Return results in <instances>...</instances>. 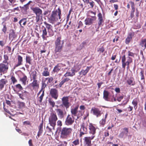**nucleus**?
Segmentation results:
<instances>
[{"label":"nucleus","instance_id":"obj_43","mask_svg":"<svg viewBox=\"0 0 146 146\" xmlns=\"http://www.w3.org/2000/svg\"><path fill=\"white\" fill-rule=\"evenodd\" d=\"M129 3L130 4L132 9L131 13H134L135 11V6L134 3L132 1H130Z\"/></svg>","mask_w":146,"mask_h":146},{"label":"nucleus","instance_id":"obj_28","mask_svg":"<svg viewBox=\"0 0 146 146\" xmlns=\"http://www.w3.org/2000/svg\"><path fill=\"white\" fill-rule=\"evenodd\" d=\"M38 75L36 70H34L31 72L30 76L31 78H32L33 80H37L38 78L37 76Z\"/></svg>","mask_w":146,"mask_h":146},{"label":"nucleus","instance_id":"obj_1","mask_svg":"<svg viewBox=\"0 0 146 146\" xmlns=\"http://www.w3.org/2000/svg\"><path fill=\"white\" fill-rule=\"evenodd\" d=\"M61 11L60 8L58 9L52 11L51 13L48 17V21L51 23H53L59 21V23L61 21Z\"/></svg>","mask_w":146,"mask_h":146},{"label":"nucleus","instance_id":"obj_33","mask_svg":"<svg viewBox=\"0 0 146 146\" xmlns=\"http://www.w3.org/2000/svg\"><path fill=\"white\" fill-rule=\"evenodd\" d=\"M44 70H43L42 73V75L43 76H47L50 75V72L48 71V69L47 67H45L44 68Z\"/></svg>","mask_w":146,"mask_h":146},{"label":"nucleus","instance_id":"obj_31","mask_svg":"<svg viewBox=\"0 0 146 146\" xmlns=\"http://www.w3.org/2000/svg\"><path fill=\"white\" fill-rule=\"evenodd\" d=\"M17 60V63L15 65V66L16 67H18L23 64V59L22 57L21 56L19 55L18 56Z\"/></svg>","mask_w":146,"mask_h":146},{"label":"nucleus","instance_id":"obj_13","mask_svg":"<svg viewBox=\"0 0 146 146\" xmlns=\"http://www.w3.org/2000/svg\"><path fill=\"white\" fill-rule=\"evenodd\" d=\"M55 111L59 118L60 119L64 118L66 113L65 110H63L60 108L56 109H55Z\"/></svg>","mask_w":146,"mask_h":146},{"label":"nucleus","instance_id":"obj_53","mask_svg":"<svg viewBox=\"0 0 146 146\" xmlns=\"http://www.w3.org/2000/svg\"><path fill=\"white\" fill-rule=\"evenodd\" d=\"M131 39L132 38H131V37L130 38L129 37L127 36L125 40V42L126 44H128Z\"/></svg>","mask_w":146,"mask_h":146},{"label":"nucleus","instance_id":"obj_4","mask_svg":"<svg viewBox=\"0 0 146 146\" xmlns=\"http://www.w3.org/2000/svg\"><path fill=\"white\" fill-rule=\"evenodd\" d=\"M58 119V117L56 113L52 112L50 113L48 118L49 123L54 129L56 125V122Z\"/></svg>","mask_w":146,"mask_h":146},{"label":"nucleus","instance_id":"obj_64","mask_svg":"<svg viewBox=\"0 0 146 146\" xmlns=\"http://www.w3.org/2000/svg\"><path fill=\"white\" fill-rule=\"evenodd\" d=\"M32 140L31 139H30L29 140L28 142V143L29 146H33V144L32 143Z\"/></svg>","mask_w":146,"mask_h":146},{"label":"nucleus","instance_id":"obj_25","mask_svg":"<svg viewBox=\"0 0 146 146\" xmlns=\"http://www.w3.org/2000/svg\"><path fill=\"white\" fill-rule=\"evenodd\" d=\"M8 82L7 80L5 79H1L0 80V90H2L5 85Z\"/></svg>","mask_w":146,"mask_h":146},{"label":"nucleus","instance_id":"obj_16","mask_svg":"<svg viewBox=\"0 0 146 146\" xmlns=\"http://www.w3.org/2000/svg\"><path fill=\"white\" fill-rule=\"evenodd\" d=\"M96 19V17L92 16L91 18H86L85 20V23L86 25H90L92 24Z\"/></svg>","mask_w":146,"mask_h":146},{"label":"nucleus","instance_id":"obj_63","mask_svg":"<svg viewBox=\"0 0 146 146\" xmlns=\"http://www.w3.org/2000/svg\"><path fill=\"white\" fill-rule=\"evenodd\" d=\"M134 35V33H133L131 32L129 34V35L128 36V37L132 38V36Z\"/></svg>","mask_w":146,"mask_h":146},{"label":"nucleus","instance_id":"obj_35","mask_svg":"<svg viewBox=\"0 0 146 146\" xmlns=\"http://www.w3.org/2000/svg\"><path fill=\"white\" fill-rule=\"evenodd\" d=\"M3 59V60L2 63L10 64L9 62V58L7 55L5 54L4 55Z\"/></svg>","mask_w":146,"mask_h":146},{"label":"nucleus","instance_id":"obj_20","mask_svg":"<svg viewBox=\"0 0 146 146\" xmlns=\"http://www.w3.org/2000/svg\"><path fill=\"white\" fill-rule=\"evenodd\" d=\"M71 72H67L63 76L65 77H67L68 76L72 77L75 75V70L72 68L71 70Z\"/></svg>","mask_w":146,"mask_h":146},{"label":"nucleus","instance_id":"obj_56","mask_svg":"<svg viewBox=\"0 0 146 146\" xmlns=\"http://www.w3.org/2000/svg\"><path fill=\"white\" fill-rule=\"evenodd\" d=\"M144 72L143 70H142L140 72V73L141 74V80L144 79V74H143Z\"/></svg>","mask_w":146,"mask_h":146},{"label":"nucleus","instance_id":"obj_15","mask_svg":"<svg viewBox=\"0 0 146 146\" xmlns=\"http://www.w3.org/2000/svg\"><path fill=\"white\" fill-rule=\"evenodd\" d=\"M91 112H92L93 114L95 115L97 117L100 116L101 115V111L97 108L95 107L92 108Z\"/></svg>","mask_w":146,"mask_h":146},{"label":"nucleus","instance_id":"obj_10","mask_svg":"<svg viewBox=\"0 0 146 146\" xmlns=\"http://www.w3.org/2000/svg\"><path fill=\"white\" fill-rule=\"evenodd\" d=\"M49 94L52 98L55 100H57L58 96V90L55 88H52L50 90Z\"/></svg>","mask_w":146,"mask_h":146},{"label":"nucleus","instance_id":"obj_57","mask_svg":"<svg viewBox=\"0 0 146 146\" xmlns=\"http://www.w3.org/2000/svg\"><path fill=\"white\" fill-rule=\"evenodd\" d=\"M57 125L60 127L62 125V121L60 120H58L57 121Z\"/></svg>","mask_w":146,"mask_h":146},{"label":"nucleus","instance_id":"obj_22","mask_svg":"<svg viewBox=\"0 0 146 146\" xmlns=\"http://www.w3.org/2000/svg\"><path fill=\"white\" fill-rule=\"evenodd\" d=\"M98 23L99 27H100L104 22V20L102 13H99L98 15Z\"/></svg>","mask_w":146,"mask_h":146},{"label":"nucleus","instance_id":"obj_49","mask_svg":"<svg viewBox=\"0 0 146 146\" xmlns=\"http://www.w3.org/2000/svg\"><path fill=\"white\" fill-rule=\"evenodd\" d=\"M7 30V28L6 27V24H4L3 25V28L2 30L4 34H5Z\"/></svg>","mask_w":146,"mask_h":146},{"label":"nucleus","instance_id":"obj_23","mask_svg":"<svg viewBox=\"0 0 146 146\" xmlns=\"http://www.w3.org/2000/svg\"><path fill=\"white\" fill-rule=\"evenodd\" d=\"M62 65L63 64L62 63L58 64L54 67L52 70L53 72L54 73H57L60 70Z\"/></svg>","mask_w":146,"mask_h":146},{"label":"nucleus","instance_id":"obj_58","mask_svg":"<svg viewBox=\"0 0 146 146\" xmlns=\"http://www.w3.org/2000/svg\"><path fill=\"white\" fill-rule=\"evenodd\" d=\"M133 107L131 106H129V107L127 108V111L129 112H130L132 111L133 109Z\"/></svg>","mask_w":146,"mask_h":146},{"label":"nucleus","instance_id":"obj_5","mask_svg":"<svg viewBox=\"0 0 146 146\" xmlns=\"http://www.w3.org/2000/svg\"><path fill=\"white\" fill-rule=\"evenodd\" d=\"M127 58H128L127 61L125 62L126 59L125 55H124L121 57L122 67L124 69H125L126 65L127 66V69H129V64L133 62L132 59L129 56Z\"/></svg>","mask_w":146,"mask_h":146},{"label":"nucleus","instance_id":"obj_47","mask_svg":"<svg viewBox=\"0 0 146 146\" xmlns=\"http://www.w3.org/2000/svg\"><path fill=\"white\" fill-rule=\"evenodd\" d=\"M53 80V78L52 77H50L48 78H45V80H48V81L47 82V84H48L49 83H50Z\"/></svg>","mask_w":146,"mask_h":146},{"label":"nucleus","instance_id":"obj_30","mask_svg":"<svg viewBox=\"0 0 146 146\" xmlns=\"http://www.w3.org/2000/svg\"><path fill=\"white\" fill-rule=\"evenodd\" d=\"M84 3L87 5L89 4L90 7L92 8H93L95 4L94 2L91 0H83Z\"/></svg>","mask_w":146,"mask_h":146},{"label":"nucleus","instance_id":"obj_55","mask_svg":"<svg viewBox=\"0 0 146 146\" xmlns=\"http://www.w3.org/2000/svg\"><path fill=\"white\" fill-rule=\"evenodd\" d=\"M135 54L130 52V51H128V56H131L133 57H134Z\"/></svg>","mask_w":146,"mask_h":146},{"label":"nucleus","instance_id":"obj_24","mask_svg":"<svg viewBox=\"0 0 146 146\" xmlns=\"http://www.w3.org/2000/svg\"><path fill=\"white\" fill-rule=\"evenodd\" d=\"M88 124L87 122H83L81 125V128L80 131L84 132L87 133V126Z\"/></svg>","mask_w":146,"mask_h":146},{"label":"nucleus","instance_id":"obj_32","mask_svg":"<svg viewBox=\"0 0 146 146\" xmlns=\"http://www.w3.org/2000/svg\"><path fill=\"white\" fill-rule=\"evenodd\" d=\"M109 93L108 91L104 90L103 92V98L106 101H109L110 99L108 98Z\"/></svg>","mask_w":146,"mask_h":146},{"label":"nucleus","instance_id":"obj_14","mask_svg":"<svg viewBox=\"0 0 146 146\" xmlns=\"http://www.w3.org/2000/svg\"><path fill=\"white\" fill-rule=\"evenodd\" d=\"M78 106L74 108H72L70 110L72 116H73L74 117L77 116V119H78L80 116H82V113H80V114H78L77 115V114L78 112Z\"/></svg>","mask_w":146,"mask_h":146},{"label":"nucleus","instance_id":"obj_44","mask_svg":"<svg viewBox=\"0 0 146 146\" xmlns=\"http://www.w3.org/2000/svg\"><path fill=\"white\" fill-rule=\"evenodd\" d=\"M11 80L13 84H15L17 82V80L14 76H12L11 77Z\"/></svg>","mask_w":146,"mask_h":146},{"label":"nucleus","instance_id":"obj_37","mask_svg":"<svg viewBox=\"0 0 146 146\" xmlns=\"http://www.w3.org/2000/svg\"><path fill=\"white\" fill-rule=\"evenodd\" d=\"M18 108L20 109H22L25 108V103L23 102L18 101L17 102Z\"/></svg>","mask_w":146,"mask_h":146},{"label":"nucleus","instance_id":"obj_60","mask_svg":"<svg viewBox=\"0 0 146 146\" xmlns=\"http://www.w3.org/2000/svg\"><path fill=\"white\" fill-rule=\"evenodd\" d=\"M64 144H63L62 143L58 145V146H67V143L66 141H64Z\"/></svg>","mask_w":146,"mask_h":146},{"label":"nucleus","instance_id":"obj_34","mask_svg":"<svg viewBox=\"0 0 146 146\" xmlns=\"http://www.w3.org/2000/svg\"><path fill=\"white\" fill-rule=\"evenodd\" d=\"M42 37L43 39H45L48 36H47V32L46 31V28L45 27H44L42 30Z\"/></svg>","mask_w":146,"mask_h":146},{"label":"nucleus","instance_id":"obj_51","mask_svg":"<svg viewBox=\"0 0 146 146\" xmlns=\"http://www.w3.org/2000/svg\"><path fill=\"white\" fill-rule=\"evenodd\" d=\"M105 50V49L103 46H102L99 48L97 50L98 52H100V53H103Z\"/></svg>","mask_w":146,"mask_h":146},{"label":"nucleus","instance_id":"obj_3","mask_svg":"<svg viewBox=\"0 0 146 146\" xmlns=\"http://www.w3.org/2000/svg\"><path fill=\"white\" fill-rule=\"evenodd\" d=\"M73 129L71 127H63L60 130V137L62 139H66L72 133Z\"/></svg>","mask_w":146,"mask_h":146},{"label":"nucleus","instance_id":"obj_42","mask_svg":"<svg viewBox=\"0 0 146 146\" xmlns=\"http://www.w3.org/2000/svg\"><path fill=\"white\" fill-rule=\"evenodd\" d=\"M48 102L50 105L52 106V108L54 107L55 106V102L53 101L52 99L51 98L48 99Z\"/></svg>","mask_w":146,"mask_h":146},{"label":"nucleus","instance_id":"obj_50","mask_svg":"<svg viewBox=\"0 0 146 146\" xmlns=\"http://www.w3.org/2000/svg\"><path fill=\"white\" fill-rule=\"evenodd\" d=\"M106 120L105 119H102L100 121V123L101 125L102 126H104L106 123Z\"/></svg>","mask_w":146,"mask_h":146},{"label":"nucleus","instance_id":"obj_19","mask_svg":"<svg viewBox=\"0 0 146 146\" xmlns=\"http://www.w3.org/2000/svg\"><path fill=\"white\" fill-rule=\"evenodd\" d=\"M71 80L68 77H63L62 79V80L60 82L58 86L59 88H61L62 86L66 82Z\"/></svg>","mask_w":146,"mask_h":146},{"label":"nucleus","instance_id":"obj_7","mask_svg":"<svg viewBox=\"0 0 146 146\" xmlns=\"http://www.w3.org/2000/svg\"><path fill=\"white\" fill-rule=\"evenodd\" d=\"M10 64L5 63H0V74L1 75L2 74L7 73L9 69V65Z\"/></svg>","mask_w":146,"mask_h":146},{"label":"nucleus","instance_id":"obj_52","mask_svg":"<svg viewBox=\"0 0 146 146\" xmlns=\"http://www.w3.org/2000/svg\"><path fill=\"white\" fill-rule=\"evenodd\" d=\"M23 125H31V122L29 121H25L23 122Z\"/></svg>","mask_w":146,"mask_h":146},{"label":"nucleus","instance_id":"obj_29","mask_svg":"<svg viewBox=\"0 0 146 146\" xmlns=\"http://www.w3.org/2000/svg\"><path fill=\"white\" fill-rule=\"evenodd\" d=\"M15 86V87H13V86H12V88L14 91L16 93H17L18 92L17 90V89L19 90V91H21L23 90V87L20 84H18L16 85Z\"/></svg>","mask_w":146,"mask_h":146},{"label":"nucleus","instance_id":"obj_9","mask_svg":"<svg viewBox=\"0 0 146 146\" xmlns=\"http://www.w3.org/2000/svg\"><path fill=\"white\" fill-rule=\"evenodd\" d=\"M74 118L73 116H71L70 115L68 114L65 119V124L67 126L71 125L74 122Z\"/></svg>","mask_w":146,"mask_h":146},{"label":"nucleus","instance_id":"obj_21","mask_svg":"<svg viewBox=\"0 0 146 146\" xmlns=\"http://www.w3.org/2000/svg\"><path fill=\"white\" fill-rule=\"evenodd\" d=\"M123 131L121 132L119 134V137L121 138L123 137L124 135L126 136H127L129 133L128 128L127 127H124L123 129Z\"/></svg>","mask_w":146,"mask_h":146},{"label":"nucleus","instance_id":"obj_45","mask_svg":"<svg viewBox=\"0 0 146 146\" xmlns=\"http://www.w3.org/2000/svg\"><path fill=\"white\" fill-rule=\"evenodd\" d=\"M26 18H23L19 22V24H20V26H21V23H23V25L24 26H25L26 24L27 21Z\"/></svg>","mask_w":146,"mask_h":146},{"label":"nucleus","instance_id":"obj_27","mask_svg":"<svg viewBox=\"0 0 146 146\" xmlns=\"http://www.w3.org/2000/svg\"><path fill=\"white\" fill-rule=\"evenodd\" d=\"M43 121H42L41 123L40 124L39 126H38V131L37 135L38 137H39L42 134L43 132Z\"/></svg>","mask_w":146,"mask_h":146},{"label":"nucleus","instance_id":"obj_62","mask_svg":"<svg viewBox=\"0 0 146 146\" xmlns=\"http://www.w3.org/2000/svg\"><path fill=\"white\" fill-rule=\"evenodd\" d=\"M115 91L117 93H119L120 92V90L119 88H115Z\"/></svg>","mask_w":146,"mask_h":146},{"label":"nucleus","instance_id":"obj_54","mask_svg":"<svg viewBox=\"0 0 146 146\" xmlns=\"http://www.w3.org/2000/svg\"><path fill=\"white\" fill-rule=\"evenodd\" d=\"M45 81L44 82H45ZM47 84V83L46 84V83H45V82H42V86H41V89H42V90H43L47 86V84Z\"/></svg>","mask_w":146,"mask_h":146},{"label":"nucleus","instance_id":"obj_26","mask_svg":"<svg viewBox=\"0 0 146 146\" xmlns=\"http://www.w3.org/2000/svg\"><path fill=\"white\" fill-rule=\"evenodd\" d=\"M91 67L87 66L86 69L85 70H82L80 72H79L80 75H82L81 77L83 76H85L87 73L89 71L90 69L91 68Z\"/></svg>","mask_w":146,"mask_h":146},{"label":"nucleus","instance_id":"obj_2","mask_svg":"<svg viewBox=\"0 0 146 146\" xmlns=\"http://www.w3.org/2000/svg\"><path fill=\"white\" fill-rule=\"evenodd\" d=\"M61 36L60 34L54 41V52L55 54L61 52L62 50L64 42L61 40Z\"/></svg>","mask_w":146,"mask_h":146},{"label":"nucleus","instance_id":"obj_46","mask_svg":"<svg viewBox=\"0 0 146 146\" xmlns=\"http://www.w3.org/2000/svg\"><path fill=\"white\" fill-rule=\"evenodd\" d=\"M16 36L15 34V32L13 30H12V31L9 34V37L13 38L16 37Z\"/></svg>","mask_w":146,"mask_h":146},{"label":"nucleus","instance_id":"obj_61","mask_svg":"<svg viewBox=\"0 0 146 146\" xmlns=\"http://www.w3.org/2000/svg\"><path fill=\"white\" fill-rule=\"evenodd\" d=\"M87 133L84 132H82V131H80V133L79 134V136L80 137H81L82 136L85 134H86Z\"/></svg>","mask_w":146,"mask_h":146},{"label":"nucleus","instance_id":"obj_11","mask_svg":"<svg viewBox=\"0 0 146 146\" xmlns=\"http://www.w3.org/2000/svg\"><path fill=\"white\" fill-rule=\"evenodd\" d=\"M44 23L46 26V29H47L49 36H53L54 35V33L52 29V25L48 24L46 21L44 22Z\"/></svg>","mask_w":146,"mask_h":146},{"label":"nucleus","instance_id":"obj_39","mask_svg":"<svg viewBox=\"0 0 146 146\" xmlns=\"http://www.w3.org/2000/svg\"><path fill=\"white\" fill-rule=\"evenodd\" d=\"M132 104L134 106V108L135 110H136L137 108L138 104V99L137 98L134 99L132 102Z\"/></svg>","mask_w":146,"mask_h":146},{"label":"nucleus","instance_id":"obj_12","mask_svg":"<svg viewBox=\"0 0 146 146\" xmlns=\"http://www.w3.org/2000/svg\"><path fill=\"white\" fill-rule=\"evenodd\" d=\"M95 136L91 137H86L84 138V143L85 146H91L92 144L91 140L94 139Z\"/></svg>","mask_w":146,"mask_h":146},{"label":"nucleus","instance_id":"obj_8","mask_svg":"<svg viewBox=\"0 0 146 146\" xmlns=\"http://www.w3.org/2000/svg\"><path fill=\"white\" fill-rule=\"evenodd\" d=\"M69 96H64L62 98V104L60 106L64 107L66 110L68 109L71 105L69 102Z\"/></svg>","mask_w":146,"mask_h":146},{"label":"nucleus","instance_id":"obj_41","mask_svg":"<svg viewBox=\"0 0 146 146\" xmlns=\"http://www.w3.org/2000/svg\"><path fill=\"white\" fill-rule=\"evenodd\" d=\"M26 63L29 64V65L32 64L31 62L33 59L31 56L28 55L26 56Z\"/></svg>","mask_w":146,"mask_h":146},{"label":"nucleus","instance_id":"obj_18","mask_svg":"<svg viewBox=\"0 0 146 146\" xmlns=\"http://www.w3.org/2000/svg\"><path fill=\"white\" fill-rule=\"evenodd\" d=\"M30 85L34 90L38 89L39 87V84L37 80H33V82L30 84Z\"/></svg>","mask_w":146,"mask_h":146},{"label":"nucleus","instance_id":"obj_48","mask_svg":"<svg viewBox=\"0 0 146 146\" xmlns=\"http://www.w3.org/2000/svg\"><path fill=\"white\" fill-rule=\"evenodd\" d=\"M72 144L75 145H77L79 144V140L78 139H77L74 141L72 143Z\"/></svg>","mask_w":146,"mask_h":146},{"label":"nucleus","instance_id":"obj_17","mask_svg":"<svg viewBox=\"0 0 146 146\" xmlns=\"http://www.w3.org/2000/svg\"><path fill=\"white\" fill-rule=\"evenodd\" d=\"M95 125L92 123H90L89 125V133L93 135H94L96 133V128L95 126Z\"/></svg>","mask_w":146,"mask_h":146},{"label":"nucleus","instance_id":"obj_40","mask_svg":"<svg viewBox=\"0 0 146 146\" xmlns=\"http://www.w3.org/2000/svg\"><path fill=\"white\" fill-rule=\"evenodd\" d=\"M133 78H130L127 81V83L129 85L134 86L135 84V82L133 81Z\"/></svg>","mask_w":146,"mask_h":146},{"label":"nucleus","instance_id":"obj_59","mask_svg":"<svg viewBox=\"0 0 146 146\" xmlns=\"http://www.w3.org/2000/svg\"><path fill=\"white\" fill-rule=\"evenodd\" d=\"M123 96H120L119 97H118L117 98V100L119 102L121 101V100L123 98Z\"/></svg>","mask_w":146,"mask_h":146},{"label":"nucleus","instance_id":"obj_36","mask_svg":"<svg viewBox=\"0 0 146 146\" xmlns=\"http://www.w3.org/2000/svg\"><path fill=\"white\" fill-rule=\"evenodd\" d=\"M27 79V76L24 74L23 77L20 78V80L22 82V84L23 85H25L26 84V81Z\"/></svg>","mask_w":146,"mask_h":146},{"label":"nucleus","instance_id":"obj_6","mask_svg":"<svg viewBox=\"0 0 146 146\" xmlns=\"http://www.w3.org/2000/svg\"><path fill=\"white\" fill-rule=\"evenodd\" d=\"M32 10L36 15V21L38 22L42 17V10L38 7L33 8Z\"/></svg>","mask_w":146,"mask_h":146},{"label":"nucleus","instance_id":"obj_38","mask_svg":"<svg viewBox=\"0 0 146 146\" xmlns=\"http://www.w3.org/2000/svg\"><path fill=\"white\" fill-rule=\"evenodd\" d=\"M140 45L142 47H144V49L146 48V38L142 39L140 42Z\"/></svg>","mask_w":146,"mask_h":146}]
</instances>
